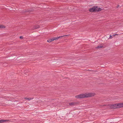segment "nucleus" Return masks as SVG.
<instances>
[{"instance_id": "8", "label": "nucleus", "mask_w": 123, "mask_h": 123, "mask_svg": "<svg viewBox=\"0 0 123 123\" xmlns=\"http://www.w3.org/2000/svg\"><path fill=\"white\" fill-rule=\"evenodd\" d=\"M6 28V26L3 25H0V29L5 28Z\"/></svg>"}, {"instance_id": "4", "label": "nucleus", "mask_w": 123, "mask_h": 123, "mask_svg": "<svg viewBox=\"0 0 123 123\" xmlns=\"http://www.w3.org/2000/svg\"><path fill=\"white\" fill-rule=\"evenodd\" d=\"M111 107L113 109H115L117 108H118V104H115L111 105Z\"/></svg>"}, {"instance_id": "7", "label": "nucleus", "mask_w": 123, "mask_h": 123, "mask_svg": "<svg viewBox=\"0 0 123 123\" xmlns=\"http://www.w3.org/2000/svg\"><path fill=\"white\" fill-rule=\"evenodd\" d=\"M76 104L75 102H72L71 103H69V105L70 106H73L75 105Z\"/></svg>"}, {"instance_id": "2", "label": "nucleus", "mask_w": 123, "mask_h": 123, "mask_svg": "<svg viewBox=\"0 0 123 123\" xmlns=\"http://www.w3.org/2000/svg\"><path fill=\"white\" fill-rule=\"evenodd\" d=\"M68 36V35H64V36H60L58 37H54L53 38H52V40L53 41L55 40H57L59 38H60L61 37H64V36Z\"/></svg>"}, {"instance_id": "15", "label": "nucleus", "mask_w": 123, "mask_h": 123, "mask_svg": "<svg viewBox=\"0 0 123 123\" xmlns=\"http://www.w3.org/2000/svg\"><path fill=\"white\" fill-rule=\"evenodd\" d=\"M20 39H23V37L22 36H20Z\"/></svg>"}, {"instance_id": "14", "label": "nucleus", "mask_w": 123, "mask_h": 123, "mask_svg": "<svg viewBox=\"0 0 123 123\" xmlns=\"http://www.w3.org/2000/svg\"><path fill=\"white\" fill-rule=\"evenodd\" d=\"M112 38V36L110 35V37L109 38V39H111Z\"/></svg>"}, {"instance_id": "1", "label": "nucleus", "mask_w": 123, "mask_h": 123, "mask_svg": "<svg viewBox=\"0 0 123 123\" xmlns=\"http://www.w3.org/2000/svg\"><path fill=\"white\" fill-rule=\"evenodd\" d=\"M95 95V94L94 93H90L85 94H80L79 95H76L75 96V98H82L93 96Z\"/></svg>"}, {"instance_id": "11", "label": "nucleus", "mask_w": 123, "mask_h": 123, "mask_svg": "<svg viewBox=\"0 0 123 123\" xmlns=\"http://www.w3.org/2000/svg\"><path fill=\"white\" fill-rule=\"evenodd\" d=\"M8 121V120H0V123H2L5 122L7 121Z\"/></svg>"}, {"instance_id": "16", "label": "nucleus", "mask_w": 123, "mask_h": 123, "mask_svg": "<svg viewBox=\"0 0 123 123\" xmlns=\"http://www.w3.org/2000/svg\"><path fill=\"white\" fill-rule=\"evenodd\" d=\"M118 35L117 34H115L113 35V36H114L115 35Z\"/></svg>"}, {"instance_id": "3", "label": "nucleus", "mask_w": 123, "mask_h": 123, "mask_svg": "<svg viewBox=\"0 0 123 123\" xmlns=\"http://www.w3.org/2000/svg\"><path fill=\"white\" fill-rule=\"evenodd\" d=\"M95 8V12H98L101 10V9L98 7V6H94Z\"/></svg>"}, {"instance_id": "13", "label": "nucleus", "mask_w": 123, "mask_h": 123, "mask_svg": "<svg viewBox=\"0 0 123 123\" xmlns=\"http://www.w3.org/2000/svg\"><path fill=\"white\" fill-rule=\"evenodd\" d=\"M103 46H98L97 47V48L98 49H100V48H102L103 47Z\"/></svg>"}, {"instance_id": "12", "label": "nucleus", "mask_w": 123, "mask_h": 123, "mask_svg": "<svg viewBox=\"0 0 123 123\" xmlns=\"http://www.w3.org/2000/svg\"><path fill=\"white\" fill-rule=\"evenodd\" d=\"M53 41L52 40V38L51 39H49L47 40V42H50Z\"/></svg>"}, {"instance_id": "5", "label": "nucleus", "mask_w": 123, "mask_h": 123, "mask_svg": "<svg viewBox=\"0 0 123 123\" xmlns=\"http://www.w3.org/2000/svg\"><path fill=\"white\" fill-rule=\"evenodd\" d=\"M94 6H93V7L89 9V11L90 12H95V8Z\"/></svg>"}, {"instance_id": "9", "label": "nucleus", "mask_w": 123, "mask_h": 123, "mask_svg": "<svg viewBox=\"0 0 123 123\" xmlns=\"http://www.w3.org/2000/svg\"><path fill=\"white\" fill-rule=\"evenodd\" d=\"M24 98L25 99H27L28 100H32L33 99V98Z\"/></svg>"}, {"instance_id": "6", "label": "nucleus", "mask_w": 123, "mask_h": 123, "mask_svg": "<svg viewBox=\"0 0 123 123\" xmlns=\"http://www.w3.org/2000/svg\"><path fill=\"white\" fill-rule=\"evenodd\" d=\"M118 108L123 107V103H118Z\"/></svg>"}, {"instance_id": "10", "label": "nucleus", "mask_w": 123, "mask_h": 123, "mask_svg": "<svg viewBox=\"0 0 123 123\" xmlns=\"http://www.w3.org/2000/svg\"><path fill=\"white\" fill-rule=\"evenodd\" d=\"M39 26L38 25L35 26H34V27L33 28V29H38L39 28Z\"/></svg>"}]
</instances>
